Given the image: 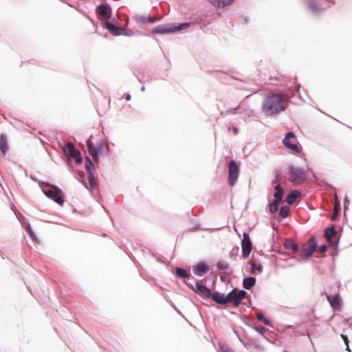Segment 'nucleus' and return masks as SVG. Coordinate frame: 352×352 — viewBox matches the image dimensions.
<instances>
[{"instance_id":"nucleus-58","label":"nucleus","mask_w":352,"mask_h":352,"mask_svg":"<svg viewBox=\"0 0 352 352\" xmlns=\"http://www.w3.org/2000/svg\"><path fill=\"white\" fill-rule=\"evenodd\" d=\"M148 254H149V255H151L152 257H154V258H155L157 257L156 254H155V253H153V252H151V251H149Z\"/></svg>"},{"instance_id":"nucleus-29","label":"nucleus","mask_w":352,"mask_h":352,"mask_svg":"<svg viewBox=\"0 0 352 352\" xmlns=\"http://www.w3.org/2000/svg\"><path fill=\"white\" fill-rule=\"evenodd\" d=\"M104 142L101 141L97 144V146L96 147V158L98 157L100 155H106L109 153V150L108 147L105 148V152L104 153Z\"/></svg>"},{"instance_id":"nucleus-64","label":"nucleus","mask_w":352,"mask_h":352,"mask_svg":"<svg viewBox=\"0 0 352 352\" xmlns=\"http://www.w3.org/2000/svg\"><path fill=\"white\" fill-rule=\"evenodd\" d=\"M103 37H104V38H108V34H104L103 35Z\"/></svg>"},{"instance_id":"nucleus-3","label":"nucleus","mask_w":352,"mask_h":352,"mask_svg":"<svg viewBox=\"0 0 352 352\" xmlns=\"http://www.w3.org/2000/svg\"><path fill=\"white\" fill-rule=\"evenodd\" d=\"M323 236L326 239L327 243L333 246V256H337L338 254V247L340 236L339 232L336 230L335 226L333 224L324 229Z\"/></svg>"},{"instance_id":"nucleus-62","label":"nucleus","mask_w":352,"mask_h":352,"mask_svg":"<svg viewBox=\"0 0 352 352\" xmlns=\"http://www.w3.org/2000/svg\"><path fill=\"white\" fill-rule=\"evenodd\" d=\"M349 321H351L352 322V316L351 318H349L347 319V322H349Z\"/></svg>"},{"instance_id":"nucleus-52","label":"nucleus","mask_w":352,"mask_h":352,"mask_svg":"<svg viewBox=\"0 0 352 352\" xmlns=\"http://www.w3.org/2000/svg\"><path fill=\"white\" fill-rule=\"evenodd\" d=\"M349 203V198L346 196L344 199V211L347 209V204Z\"/></svg>"},{"instance_id":"nucleus-8","label":"nucleus","mask_w":352,"mask_h":352,"mask_svg":"<svg viewBox=\"0 0 352 352\" xmlns=\"http://www.w3.org/2000/svg\"><path fill=\"white\" fill-rule=\"evenodd\" d=\"M239 174V166L237 163L231 160L228 164V184L233 186L237 182Z\"/></svg>"},{"instance_id":"nucleus-10","label":"nucleus","mask_w":352,"mask_h":352,"mask_svg":"<svg viewBox=\"0 0 352 352\" xmlns=\"http://www.w3.org/2000/svg\"><path fill=\"white\" fill-rule=\"evenodd\" d=\"M241 248H242V257L243 259H247L252 250V243L250 234L248 232L243 233V239H241Z\"/></svg>"},{"instance_id":"nucleus-45","label":"nucleus","mask_w":352,"mask_h":352,"mask_svg":"<svg viewBox=\"0 0 352 352\" xmlns=\"http://www.w3.org/2000/svg\"><path fill=\"white\" fill-rule=\"evenodd\" d=\"M234 0H221V8H225L231 5Z\"/></svg>"},{"instance_id":"nucleus-53","label":"nucleus","mask_w":352,"mask_h":352,"mask_svg":"<svg viewBox=\"0 0 352 352\" xmlns=\"http://www.w3.org/2000/svg\"><path fill=\"white\" fill-rule=\"evenodd\" d=\"M85 159V164H88L89 165L91 166V163H93L91 158L89 156L86 155Z\"/></svg>"},{"instance_id":"nucleus-39","label":"nucleus","mask_w":352,"mask_h":352,"mask_svg":"<svg viewBox=\"0 0 352 352\" xmlns=\"http://www.w3.org/2000/svg\"><path fill=\"white\" fill-rule=\"evenodd\" d=\"M217 267L220 270H226L229 268V264L224 261H221L217 263Z\"/></svg>"},{"instance_id":"nucleus-17","label":"nucleus","mask_w":352,"mask_h":352,"mask_svg":"<svg viewBox=\"0 0 352 352\" xmlns=\"http://www.w3.org/2000/svg\"><path fill=\"white\" fill-rule=\"evenodd\" d=\"M226 302H232L234 307H238L240 305V302L238 298L237 289L234 288L226 295Z\"/></svg>"},{"instance_id":"nucleus-24","label":"nucleus","mask_w":352,"mask_h":352,"mask_svg":"<svg viewBox=\"0 0 352 352\" xmlns=\"http://www.w3.org/2000/svg\"><path fill=\"white\" fill-rule=\"evenodd\" d=\"M300 195V192L298 191V190H291L287 196L286 202L289 205L293 204L296 201V200L297 199V198L298 197V196Z\"/></svg>"},{"instance_id":"nucleus-22","label":"nucleus","mask_w":352,"mask_h":352,"mask_svg":"<svg viewBox=\"0 0 352 352\" xmlns=\"http://www.w3.org/2000/svg\"><path fill=\"white\" fill-rule=\"evenodd\" d=\"M274 188L273 196L275 199H279L283 201V198L285 194V190L281 184H272Z\"/></svg>"},{"instance_id":"nucleus-47","label":"nucleus","mask_w":352,"mask_h":352,"mask_svg":"<svg viewBox=\"0 0 352 352\" xmlns=\"http://www.w3.org/2000/svg\"><path fill=\"white\" fill-rule=\"evenodd\" d=\"M133 32L131 30H126L124 28V30H123V34H122V36H131L133 35Z\"/></svg>"},{"instance_id":"nucleus-9","label":"nucleus","mask_w":352,"mask_h":352,"mask_svg":"<svg viewBox=\"0 0 352 352\" xmlns=\"http://www.w3.org/2000/svg\"><path fill=\"white\" fill-rule=\"evenodd\" d=\"M295 138V134L292 131H289L285 134L282 143L285 147L294 151L295 153H301V146L299 143H292L291 138Z\"/></svg>"},{"instance_id":"nucleus-44","label":"nucleus","mask_w":352,"mask_h":352,"mask_svg":"<svg viewBox=\"0 0 352 352\" xmlns=\"http://www.w3.org/2000/svg\"><path fill=\"white\" fill-rule=\"evenodd\" d=\"M209 3H210L212 6H216L217 8H221V0H207Z\"/></svg>"},{"instance_id":"nucleus-50","label":"nucleus","mask_w":352,"mask_h":352,"mask_svg":"<svg viewBox=\"0 0 352 352\" xmlns=\"http://www.w3.org/2000/svg\"><path fill=\"white\" fill-rule=\"evenodd\" d=\"M239 19L243 23H246L248 22V16L241 15L239 16Z\"/></svg>"},{"instance_id":"nucleus-60","label":"nucleus","mask_w":352,"mask_h":352,"mask_svg":"<svg viewBox=\"0 0 352 352\" xmlns=\"http://www.w3.org/2000/svg\"><path fill=\"white\" fill-rule=\"evenodd\" d=\"M31 179H32L33 181H34V182H38V184H39V182H41L40 181H38V179H36V177H32V176H31Z\"/></svg>"},{"instance_id":"nucleus-43","label":"nucleus","mask_w":352,"mask_h":352,"mask_svg":"<svg viewBox=\"0 0 352 352\" xmlns=\"http://www.w3.org/2000/svg\"><path fill=\"white\" fill-rule=\"evenodd\" d=\"M87 173H91L96 170V166L94 163H91V165H89L88 164H85V166Z\"/></svg>"},{"instance_id":"nucleus-63","label":"nucleus","mask_w":352,"mask_h":352,"mask_svg":"<svg viewBox=\"0 0 352 352\" xmlns=\"http://www.w3.org/2000/svg\"><path fill=\"white\" fill-rule=\"evenodd\" d=\"M142 91H144L145 90V87L142 86L140 89Z\"/></svg>"},{"instance_id":"nucleus-1","label":"nucleus","mask_w":352,"mask_h":352,"mask_svg":"<svg viewBox=\"0 0 352 352\" xmlns=\"http://www.w3.org/2000/svg\"><path fill=\"white\" fill-rule=\"evenodd\" d=\"M262 110L267 116L279 115L285 110L282 96L271 94L265 97L263 101Z\"/></svg>"},{"instance_id":"nucleus-48","label":"nucleus","mask_w":352,"mask_h":352,"mask_svg":"<svg viewBox=\"0 0 352 352\" xmlns=\"http://www.w3.org/2000/svg\"><path fill=\"white\" fill-rule=\"evenodd\" d=\"M221 352H234L231 348L230 347H220Z\"/></svg>"},{"instance_id":"nucleus-35","label":"nucleus","mask_w":352,"mask_h":352,"mask_svg":"<svg viewBox=\"0 0 352 352\" xmlns=\"http://www.w3.org/2000/svg\"><path fill=\"white\" fill-rule=\"evenodd\" d=\"M25 231L29 234L30 237L34 241H38V237L36 236L34 232L32 230L31 226L30 224L25 226Z\"/></svg>"},{"instance_id":"nucleus-31","label":"nucleus","mask_w":352,"mask_h":352,"mask_svg":"<svg viewBox=\"0 0 352 352\" xmlns=\"http://www.w3.org/2000/svg\"><path fill=\"white\" fill-rule=\"evenodd\" d=\"M341 210V206L339 202L336 203L333 212L331 214L330 219L331 221H336L338 218Z\"/></svg>"},{"instance_id":"nucleus-51","label":"nucleus","mask_w":352,"mask_h":352,"mask_svg":"<svg viewBox=\"0 0 352 352\" xmlns=\"http://www.w3.org/2000/svg\"><path fill=\"white\" fill-rule=\"evenodd\" d=\"M158 19L155 16H150L148 17V23H155L157 22Z\"/></svg>"},{"instance_id":"nucleus-21","label":"nucleus","mask_w":352,"mask_h":352,"mask_svg":"<svg viewBox=\"0 0 352 352\" xmlns=\"http://www.w3.org/2000/svg\"><path fill=\"white\" fill-rule=\"evenodd\" d=\"M256 283V278L254 276H249L243 279L242 286L245 289L250 290Z\"/></svg>"},{"instance_id":"nucleus-26","label":"nucleus","mask_w":352,"mask_h":352,"mask_svg":"<svg viewBox=\"0 0 352 352\" xmlns=\"http://www.w3.org/2000/svg\"><path fill=\"white\" fill-rule=\"evenodd\" d=\"M92 135L89 137L86 141V146L89 154L92 156L94 160L96 159V147L91 140Z\"/></svg>"},{"instance_id":"nucleus-30","label":"nucleus","mask_w":352,"mask_h":352,"mask_svg":"<svg viewBox=\"0 0 352 352\" xmlns=\"http://www.w3.org/2000/svg\"><path fill=\"white\" fill-rule=\"evenodd\" d=\"M237 294H238V298H239V300L240 302V305L243 303L242 302L243 300H244L245 298H248L249 302H251L250 296L245 290H244V289L238 290L237 289Z\"/></svg>"},{"instance_id":"nucleus-34","label":"nucleus","mask_w":352,"mask_h":352,"mask_svg":"<svg viewBox=\"0 0 352 352\" xmlns=\"http://www.w3.org/2000/svg\"><path fill=\"white\" fill-rule=\"evenodd\" d=\"M243 111L244 109L241 108L240 106H237L236 107L234 108H230L228 110H226L227 113H232L234 115L242 114Z\"/></svg>"},{"instance_id":"nucleus-49","label":"nucleus","mask_w":352,"mask_h":352,"mask_svg":"<svg viewBox=\"0 0 352 352\" xmlns=\"http://www.w3.org/2000/svg\"><path fill=\"white\" fill-rule=\"evenodd\" d=\"M341 338L344 342V344H349V340L347 335L341 334Z\"/></svg>"},{"instance_id":"nucleus-28","label":"nucleus","mask_w":352,"mask_h":352,"mask_svg":"<svg viewBox=\"0 0 352 352\" xmlns=\"http://www.w3.org/2000/svg\"><path fill=\"white\" fill-rule=\"evenodd\" d=\"M172 25V30H173V34L177 32H179V31H182V30L188 28L190 26V23L184 22V23H178L177 25Z\"/></svg>"},{"instance_id":"nucleus-46","label":"nucleus","mask_w":352,"mask_h":352,"mask_svg":"<svg viewBox=\"0 0 352 352\" xmlns=\"http://www.w3.org/2000/svg\"><path fill=\"white\" fill-rule=\"evenodd\" d=\"M318 248H319L320 252L322 254H325L327 251V246L325 243L318 245Z\"/></svg>"},{"instance_id":"nucleus-41","label":"nucleus","mask_w":352,"mask_h":352,"mask_svg":"<svg viewBox=\"0 0 352 352\" xmlns=\"http://www.w3.org/2000/svg\"><path fill=\"white\" fill-rule=\"evenodd\" d=\"M74 154L75 155L72 157L74 158V162L77 165H80L82 163V157L81 156L80 151H78Z\"/></svg>"},{"instance_id":"nucleus-25","label":"nucleus","mask_w":352,"mask_h":352,"mask_svg":"<svg viewBox=\"0 0 352 352\" xmlns=\"http://www.w3.org/2000/svg\"><path fill=\"white\" fill-rule=\"evenodd\" d=\"M283 203V201L275 199L273 201H270L268 204L269 211L271 214H276L279 210V206Z\"/></svg>"},{"instance_id":"nucleus-36","label":"nucleus","mask_w":352,"mask_h":352,"mask_svg":"<svg viewBox=\"0 0 352 352\" xmlns=\"http://www.w3.org/2000/svg\"><path fill=\"white\" fill-rule=\"evenodd\" d=\"M252 271H258L261 272L263 271V265L261 264L257 265L255 262L250 261L249 262Z\"/></svg>"},{"instance_id":"nucleus-42","label":"nucleus","mask_w":352,"mask_h":352,"mask_svg":"<svg viewBox=\"0 0 352 352\" xmlns=\"http://www.w3.org/2000/svg\"><path fill=\"white\" fill-rule=\"evenodd\" d=\"M256 318L259 321H262L265 325H268L270 323V320L265 318L263 314H258Z\"/></svg>"},{"instance_id":"nucleus-6","label":"nucleus","mask_w":352,"mask_h":352,"mask_svg":"<svg viewBox=\"0 0 352 352\" xmlns=\"http://www.w3.org/2000/svg\"><path fill=\"white\" fill-rule=\"evenodd\" d=\"M206 281L205 279H201L195 283L194 286L192 283H188L186 281L184 280L185 285L190 289H192L194 292L198 294L203 298L209 299L210 296L212 295V290L208 287L206 285L203 284V282Z\"/></svg>"},{"instance_id":"nucleus-5","label":"nucleus","mask_w":352,"mask_h":352,"mask_svg":"<svg viewBox=\"0 0 352 352\" xmlns=\"http://www.w3.org/2000/svg\"><path fill=\"white\" fill-rule=\"evenodd\" d=\"M318 247V241L316 236H313L306 243H300V253L303 260H308L313 256L316 248Z\"/></svg>"},{"instance_id":"nucleus-12","label":"nucleus","mask_w":352,"mask_h":352,"mask_svg":"<svg viewBox=\"0 0 352 352\" xmlns=\"http://www.w3.org/2000/svg\"><path fill=\"white\" fill-rule=\"evenodd\" d=\"M327 300L334 311L342 309V301L338 294L327 296Z\"/></svg>"},{"instance_id":"nucleus-2","label":"nucleus","mask_w":352,"mask_h":352,"mask_svg":"<svg viewBox=\"0 0 352 352\" xmlns=\"http://www.w3.org/2000/svg\"><path fill=\"white\" fill-rule=\"evenodd\" d=\"M39 187L47 197L50 198L60 206L63 205L65 199L63 195V191L57 186L51 184L49 182H39Z\"/></svg>"},{"instance_id":"nucleus-20","label":"nucleus","mask_w":352,"mask_h":352,"mask_svg":"<svg viewBox=\"0 0 352 352\" xmlns=\"http://www.w3.org/2000/svg\"><path fill=\"white\" fill-rule=\"evenodd\" d=\"M209 299L212 300L215 303L220 305H223L226 303V296L217 291L212 292Z\"/></svg>"},{"instance_id":"nucleus-32","label":"nucleus","mask_w":352,"mask_h":352,"mask_svg":"<svg viewBox=\"0 0 352 352\" xmlns=\"http://www.w3.org/2000/svg\"><path fill=\"white\" fill-rule=\"evenodd\" d=\"M148 17L149 16L146 14L137 15L135 16V21L138 23L146 24L148 23Z\"/></svg>"},{"instance_id":"nucleus-11","label":"nucleus","mask_w":352,"mask_h":352,"mask_svg":"<svg viewBox=\"0 0 352 352\" xmlns=\"http://www.w3.org/2000/svg\"><path fill=\"white\" fill-rule=\"evenodd\" d=\"M192 269L195 275L202 277L210 271V267L205 261H201L192 265Z\"/></svg>"},{"instance_id":"nucleus-56","label":"nucleus","mask_w":352,"mask_h":352,"mask_svg":"<svg viewBox=\"0 0 352 352\" xmlns=\"http://www.w3.org/2000/svg\"><path fill=\"white\" fill-rule=\"evenodd\" d=\"M124 98L126 101H129L131 99V96L130 94H126Z\"/></svg>"},{"instance_id":"nucleus-14","label":"nucleus","mask_w":352,"mask_h":352,"mask_svg":"<svg viewBox=\"0 0 352 352\" xmlns=\"http://www.w3.org/2000/svg\"><path fill=\"white\" fill-rule=\"evenodd\" d=\"M103 28L107 29L114 36H121L123 34L124 28L119 27L113 21H109L103 25Z\"/></svg>"},{"instance_id":"nucleus-27","label":"nucleus","mask_w":352,"mask_h":352,"mask_svg":"<svg viewBox=\"0 0 352 352\" xmlns=\"http://www.w3.org/2000/svg\"><path fill=\"white\" fill-rule=\"evenodd\" d=\"M8 150V140L4 134L0 135V151L5 155Z\"/></svg>"},{"instance_id":"nucleus-15","label":"nucleus","mask_w":352,"mask_h":352,"mask_svg":"<svg viewBox=\"0 0 352 352\" xmlns=\"http://www.w3.org/2000/svg\"><path fill=\"white\" fill-rule=\"evenodd\" d=\"M60 148L63 151L64 154L69 158V160H71L72 157L75 155L74 154H76V153L79 151L76 149L74 144L71 142L65 144H60Z\"/></svg>"},{"instance_id":"nucleus-40","label":"nucleus","mask_w":352,"mask_h":352,"mask_svg":"<svg viewBox=\"0 0 352 352\" xmlns=\"http://www.w3.org/2000/svg\"><path fill=\"white\" fill-rule=\"evenodd\" d=\"M239 247H236V248H232V250L229 253V257L233 260V261H236V258H237V256H238V252H239Z\"/></svg>"},{"instance_id":"nucleus-55","label":"nucleus","mask_w":352,"mask_h":352,"mask_svg":"<svg viewBox=\"0 0 352 352\" xmlns=\"http://www.w3.org/2000/svg\"><path fill=\"white\" fill-rule=\"evenodd\" d=\"M219 278H220L221 282H222V283H225L228 280V278L224 275H220Z\"/></svg>"},{"instance_id":"nucleus-23","label":"nucleus","mask_w":352,"mask_h":352,"mask_svg":"<svg viewBox=\"0 0 352 352\" xmlns=\"http://www.w3.org/2000/svg\"><path fill=\"white\" fill-rule=\"evenodd\" d=\"M87 175H88V181H89V186H90L89 188L87 186V184L85 181L82 180L80 182H82V184L85 186V187L86 188H87L90 191H91V190L96 189L97 187L96 177L94 176V173H88Z\"/></svg>"},{"instance_id":"nucleus-61","label":"nucleus","mask_w":352,"mask_h":352,"mask_svg":"<svg viewBox=\"0 0 352 352\" xmlns=\"http://www.w3.org/2000/svg\"><path fill=\"white\" fill-rule=\"evenodd\" d=\"M129 19L127 17L126 21V26H127L129 25Z\"/></svg>"},{"instance_id":"nucleus-18","label":"nucleus","mask_w":352,"mask_h":352,"mask_svg":"<svg viewBox=\"0 0 352 352\" xmlns=\"http://www.w3.org/2000/svg\"><path fill=\"white\" fill-rule=\"evenodd\" d=\"M300 243H296L290 239H286L283 242V247L285 250H292L294 254L300 253Z\"/></svg>"},{"instance_id":"nucleus-37","label":"nucleus","mask_w":352,"mask_h":352,"mask_svg":"<svg viewBox=\"0 0 352 352\" xmlns=\"http://www.w3.org/2000/svg\"><path fill=\"white\" fill-rule=\"evenodd\" d=\"M250 327H251L253 329H254L256 332L262 336H263L266 332L265 328L261 325H250Z\"/></svg>"},{"instance_id":"nucleus-57","label":"nucleus","mask_w":352,"mask_h":352,"mask_svg":"<svg viewBox=\"0 0 352 352\" xmlns=\"http://www.w3.org/2000/svg\"><path fill=\"white\" fill-rule=\"evenodd\" d=\"M156 261L160 263H161V264H162V265H166V263L159 257L156 258Z\"/></svg>"},{"instance_id":"nucleus-7","label":"nucleus","mask_w":352,"mask_h":352,"mask_svg":"<svg viewBox=\"0 0 352 352\" xmlns=\"http://www.w3.org/2000/svg\"><path fill=\"white\" fill-rule=\"evenodd\" d=\"M289 181L294 184L304 182L307 179V173L302 168L291 165L288 168Z\"/></svg>"},{"instance_id":"nucleus-59","label":"nucleus","mask_w":352,"mask_h":352,"mask_svg":"<svg viewBox=\"0 0 352 352\" xmlns=\"http://www.w3.org/2000/svg\"><path fill=\"white\" fill-rule=\"evenodd\" d=\"M349 344H345L346 345V351H348V352H351V350Z\"/></svg>"},{"instance_id":"nucleus-54","label":"nucleus","mask_w":352,"mask_h":352,"mask_svg":"<svg viewBox=\"0 0 352 352\" xmlns=\"http://www.w3.org/2000/svg\"><path fill=\"white\" fill-rule=\"evenodd\" d=\"M230 130L236 135L238 133V128L235 126H232Z\"/></svg>"},{"instance_id":"nucleus-13","label":"nucleus","mask_w":352,"mask_h":352,"mask_svg":"<svg viewBox=\"0 0 352 352\" xmlns=\"http://www.w3.org/2000/svg\"><path fill=\"white\" fill-rule=\"evenodd\" d=\"M112 9L109 3L98 5L96 8V14L99 17L100 16L111 17Z\"/></svg>"},{"instance_id":"nucleus-19","label":"nucleus","mask_w":352,"mask_h":352,"mask_svg":"<svg viewBox=\"0 0 352 352\" xmlns=\"http://www.w3.org/2000/svg\"><path fill=\"white\" fill-rule=\"evenodd\" d=\"M175 276L177 278L189 280L192 277L190 272H188L186 269L180 267H176Z\"/></svg>"},{"instance_id":"nucleus-16","label":"nucleus","mask_w":352,"mask_h":352,"mask_svg":"<svg viewBox=\"0 0 352 352\" xmlns=\"http://www.w3.org/2000/svg\"><path fill=\"white\" fill-rule=\"evenodd\" d=\"M152 32L155 34H173L172 25L170 24L159 25L153 28Z\"/></svg>"},{"instance_id":"nucleus-4","label":"nucleus","mask_w":352,"mask_h":352,"mask_svg":"<svg viewBox=\"0 0 352 352\" xmlns=\"http://www.w3.org/2000/svg\"><path fill=\"white\" fill-rule=\"evenodd\" d=\"M314 14L325 10L330 7V3H334L332 0H299Z\"/></svg>"},{"instance_id":"nucleus-38","label":"nucleus","mask_w":352,"mask_h":352,"mask_svg":"<svg viewBox=\"0 0 352 352\" xmlns=\"http://www.w3.org/2000/svg\"><path fill=\"white\" fill-rule=\"evenodd\" d=\"M282 173L280 170L276 172L274 179L272 182V184H281Z\"/></svg>"},{"instance_id":"nucleus-33","label":"nucleus","mask_w":352,"mask_h":352,"mask_svg":"<svg viewBox=\"0 0 352 352\" xmlns=\"http://www.w3.org/2000/svg\"><path fill=\"white\" fill-rule=\"evenodd\" d=\"M279 215L283 218L289 216V208L287 206H283L279 209Z\"/></svg>"}]
</instances>
